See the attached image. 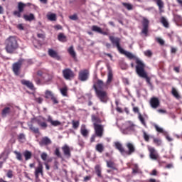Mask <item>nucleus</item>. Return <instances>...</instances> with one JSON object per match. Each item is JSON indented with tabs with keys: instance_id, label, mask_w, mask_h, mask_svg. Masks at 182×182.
Returning <instances> with one entry per match:
<instances>
[{
	"instance_id": "f257e3e1",
	"label": "nucleus",
	"mask_w": 182,
	"mask_h": 182,
	"mask_svg": "<svg viewBox=\"0 0 182 182\" xmlns=\"http://www.w3.org/2000/svg\"><path fill=\"white\" fill-rule=\"evenodd\" d=\"M136 73L139 76V77H142V79H145L146 83L148 85H151V78L147 75V72H146V64L143 62V60L136 58Z\"/></svg>"
},
{
	"instance_id": "f03ea898",
	"label": "nucleus",
	"mask_w": 182,
	"mask_h": 182,
	"mask_svg": "<svg viewBox=\"0 0 182 182\" xmlns=\"http://www.w3.org/2000/svg\"><path fill=\"white\" fill-rule=\"evenodd\" d=\"M109 39L112 42V45L116 46L119 52L121 53L122 55H125V56H127L128 59H135V62H136L137 59H140L134 56V55H133L132 53L126 51L123 48H122V47L120 46V38L114 37L113 36H109Z\"/></svg>"
},
{
	"instance_id": "7ed1b4c3",
	"label": "nucleus",
	"mask_w": 182,
	"mask_h": 182,
	"mask_svg": "<svg viewBox=\"0 0 182 182\" xmlns=\"http://www.w3.org/2000/svg\"><path fill=\"white\" fill-rule=\"evenodd\" d=\"M5 45L6 52H7V53H14V52L19 48L18 38L14 36H9L6 39Z\"/></svg>"
},
{
	"instance_id": "20e7f679",
	"label": "nucleus",
	"mask_w": 182,
	"mask_h": 182,
	"mask_svg": "<svg viewBox=\"0 0 182 182\" xmlns=\"http://www.w3.org/2000/svg\"><path fill=\"white\" fill-rule=\"evenodd\" d=\"M126 147L128 150L124 149V157H127V156H132L133 153L136 152V146L132 142H127L126 144Z\"/></svg>"
},
{
	"instance_id": "39448f33",
	"label": "nucleus",
	"mask_w": 182,
	"mask_h": 182,
	"mask_svg": "<svg viewBox=\"0 0 182 182\" xmlns=\"http://www.w3.org/2000/svg\"><path fill=\"white\" fill-rule=\"evenodd\" d=\"M95 92L100 102H102V103L107 102V101L109 100V97L107 96V92H106V91H104L102 90H97V91Z\"/></svg>"
},
{
	"instance_id": "423d86ee",
	"label": "nucleus",
	"mask_w": 182,
	"mask_h": 182,
	"mask_svg": "<svg viewBox=\"0 0 182 182\" xmlns=\"http://www.w3.org/2000/svg\"><path fill=\"white\" fill-rule=\"evenodd\" d=\"M25 60L21 59L17 63L13 64V72L14 73V75H16V76H19L21 73V68Z\"/></svg>"
},
{
	"instance_id": "0eeeda50",
	"label": "nucleus",
	"mask_w": 182,
	"mask_h": 182,
	"mask_svg": "<svg viewBox=\"0 0 182 182\" xmlns=\"http://www.w3.org/2000/svg\"><path fill=\"white\" fill-rule=\"evenodd\" d=\"M89 70H82L78 73V79L79 80H81V82H86V80L89 79Z\"/></svg>"
},
{
	"instance_id": "6e6552de",
	"label": "nucleus",
	"mask_w": 182,
	"mask_h": 182,
	"mask_svg": "<svg viewBox=\"0 0 182 182\" xmlns=\"http://www.w3.org/2000/svg\"><path fill=\"white\" fill-rule=\"evenodd\" d=\"M63 76L66 80H72L75 77V73L70 68H65L63 70Z\"/></svg>"
},
{
	"instance_id": "1a4fd4ad",
	"label": "nucleus",
	"mask_w": 182,
	"mask_h": 182,
	"mask_svg": "<svg viewBox=\"0 0 182 182\" xmlns=\"http://www.w3.org/2000/svg\"><path fill=\"white\" fill-rule=\"evenodd\" d=\"M37 75L38 76H41V77L43 78L45 82H49L52 80V75H49V73H48V71H46V70H38Z\"/></svg>"
},
{
	"instance_id": "9d476101",
	"label": "nucleus",
	"mask_w": 182,
	"mask_h": 182,
	"mask_svg": "<svg viewBox=\"0 0 182 182\" xmlns=\"http://www.w3.org/2000/svg\"><path fill=\"white\" fill-rule=\"evenodd\" d=\"M148 150L149 151V157L151 160H159L160 156L154 147L148 146Z\"/></svg>"
},
{
	"instance_id": "9b49d317",
	"label": "nucleus",
	"mask_w": 182,
	"mask_h": 182,
	"mask_svg": "<svg viewBox=\"0 0 182 182\" xmlns=\"http://www.w3.org/2000/svg\"><path fill=\"white\" fill-rule=\"evenodd\" d=\"M34 174L36 180L39 179V174H41V176H43V165H42V164H38V167L35 169Z\"/></svg>"
},
{
	"instance_id": "f8f14e48",
	"label": "nucleus",
	"mask_w": 182,
	"mask_h": 182,
	"mask_svg": "<svg viewBox=\"0 0 182 182\" xmlns=\"http://www.w3.org/2000/svg\"><path fill=\"white\" fill-rule=\"evenodd\" d=\"M95 130V134L97 137H103V125H95L94 126Z\"/></svg>"
},
{
	"instance_id": "ddd939ff",
	"label": "nucleus",
	"mask_w": 182,
	"mask_h": 182,
	"mask_svg": "<svg viewBox=\"0 0 182 182\" xmlns=\"http://www.w3.org/2000/svg\"><path fill=\"white\" fill-rule=\"evenodd\" d=\"M149 20H147V18H144V21L142 23L143 28H142L141 33H144L145 36H147V33L149 32Z\"/></svg>"
},
{
	"instance_id": "4468645a",
	"label": "nucleus",
	"mask_w": 182,
	"mask_h": 182,
	"mask_svg": "<svg viewBox=\"0 0 182 182\" xmlns=\"http://www.w3.org/2000/svg\"><path fill=\"white\" fill-rule=\"evenodd\" d=\"M114 147H115V149L119 151L121 155L123 156H124V147H123V144H122V143L119 141L114 142Z\"/></svg>"
},
{
	"instance_id": "2eb2a0df",
	"label": "nucleus",
	"mask_w": 182,
	"mask_h": 182,
	"mask_svg": "<svg viewBox=\"0 0 182 182\" xmlns=\"http://www.w3.org/2000/svg\"><path fill=\"white\" fill-rule=\"evenodd\" d=\"M127 127L122 129L123 134H130L132 132H134V125L131 124L130 123H127Z\"/></svg>"
},
{
	"instance_id": "dca6fc26",
	"label": "nucleus",
	"mask_w": 182,
	"mask_h": 182,
	"mask_svg": "<svg viewBox=\"0 0 182 182\" xmlns=\"http://www.w3.org/2000/svg\"><path fill=\"white\" fill-rule=\"evenodd\" d=\"M12 109H14V107L11 105H9L8 107H4L2 109L1 116L3 117H6V116H8V114H9L11 112H12Z\"/></svg>"
},
{
	"instance_id": "f3484780",
	"label": "nucleus",
	"mask_w": 182,
	"mask_h": 182,
	"mask_svg": "<svg viewBox=\"0 0 182 182\" xmlns=\"http://www.w3.org/2000/svg\"><path fill=\"white\" fill-rule=\"evenodd\" d=\"M150 105L153 109H157L160 106V100L157 97H152L150 100Z\"/></svg>"
},
{
	"instance_id": "a211bd4d",
	"label": "nucleus",
	"mask_w": 182,
	"mask_h": 182,
	"mask_svg": "<svg viewBox=\"0 0 182 182\" xmlns=\"http://www.w3.org/2000/svg\"><path fill=\"white\" fill-rule=\"evenodd\" d=\"M48 55L50 56V58H53V59H56L57 60H60V56L58 53V52L55 51L53 49H49L48 50Z\"/></svg>"
},
{
	"instance_id": "6ab92c4d",
	"label": "nucleus",
	"mask_w": 182,
	"mask_h": 182,
	"mask_svg": "<svg viewBox=\"0 0 182 182\" xmlns=\"http://www.w3.org/2000/svg\"><path fill=\"white\" fill-rule=\"evenodd\" d=\"M21 82L23 85V86H26L31 90H35V86L33 85V83H32V82L26 80H21Z\"/></svg>"
},
{
	"instance_id": "aec40b11",
	"label": "nucleus",
	"mask_w": 182,
	"mask_h": 182,
	"mask_svg": "<svg viewBox=\"0 0 182 182\" xmlns=\"http://www.w3.org/2000/svg\"><path fill=\"white\" fill-rule=\"evenodd\" d=\"M52 143V140L48 136H44L39 142L40 146H49Z\"/></svg>"
},
{
	"instance_id": "412c9836",
	"label": "nucleus",
	"mask_w": 182,
	"mask_h": 182,
	"mask_svg": "<svg viewBox=\"0 0 182 182\" xmlns=\"http://www.w3.org/2000/svg\"><path fill=\"white\" fill-rule=\"evenodd\" d=\"M94 88L95 89V92H97V90H103L105 88V83H103V81L101 80H98L96 85L94 86Z\"/></svg>"
},
{
	"instance_id": "4be33fe9",
	"label": "nucleus",
	"mask_w": 182,
	"mask_h": 182,
	"mask_svg": "<svg viewBox=\"0 0 182 182\" xmlns=\"http://www.w3.org/2000/svg\"><path fill=\"white\" fill-rule=\"evenodd\" d=\"M62 150L64 153V156H65L66 157H70V148L69 147V146H68L67 144L64 145L62 147Z\"/></svg>"
},
{
	"instance_id": "5701e85b",
	"label": "nucleus",
	"mask_w": 182,
	"mask_h": 182,
	"mask_svg": "<svg viewBox=\"0 0 182 182\" xmlns=\"http://www.w3.org/2000/svg\"><path fill=\"white\" fill-rule=\"evenodd\" d=\"M153 1L156 2L161 14V12H164L163 10V8H164V2H163V0H153Z\"/></svg>"
},
{
	"instance_id": "b1692460",
	"label": "nucleus",
	"mask_w": 182,
	"mask_h": 182,
	"mask_svg": "<svg viewBox=\"0 0 182 182\" xmlns=\"http://www.w3.org/2000/svg\"><path fill=\"white\" fill-rule=\"evenodd\" d=\"M80 134L84 137H87L89 136V130L86 129V125L82 124L80 128Z\"/></svg>"
},
{
	"instance_id": "393cba45",
	"label": "nucleus",
	"mask_w": 182,
	"mask_h": 182,
	"mask_svg": "<svg viewBox=\"0 0 182 182\" xmlns=\"http://www.w3.org/2000/svg\"><path fill=\"white\" fill-rule=\"evenodd\" d=\"M91 119H92V122L94 124V127L95 126H98L99 123H102V120L100 119V118H99V117H97L95 114H92L91 116Z\"/></svg>"
},
{
	"instance_id": "a878e982",
	"label": "nucleus",
	"mask_w": 182,
	"mask_h": 182,
	"mask_svg": "<svg viewBox=\"0 0 182 182\" xmlns=\"http://www.w3.org/2000/svg\"><path fill=\"white\" fill-rule=\"evenodd\" d=\"M143 173L140 168H139V165L136 164H132V174H141Z\"/></svg>"
},
{
	"instance_id": "bb28decb",
	"label": "nucleus",
	"mask_w": 182,
	"mask_h": 182,
	"mask_svg": "<svg viewBox=\"0 0 182 182\" xmlns=\"http://www.w3.org/2000/svg\"><path fill=\"white\" fill-rule=\"evenodd\" d=\"M47 122H48V123H50L51 126H54V127L60 126L61 124L60 122L58 120L53 121V119H52V117L50 116L48 117Z\"/></svg>"
},
{
	"instance_id": "cd10ccee",
	"label": "nucleus",
	"mask_w": 182,
	"mask_h": 182,
	"mask_svg": "<svg viewBox=\"0 0 182 182\" xmlns=\"http://www.w3.org/2000/svg\"><path fill=\"white\" fill-rule=\"evenodd\" d=\"M160 22L162 23L163 26L164 28H170V24L168 23V21H167V18H166L164 16L161 17Z\"/></svg>"
},
{
	"instance_id": "c85d7f7f",
	"label": "nucleus",
	"mask_w": 182,
	"mask_h": 182,
	"mask_svg": "<svg viewBox=\"0 0 182 182\" xmlns=\"http://www.w3.org/2000/svg\"><path fill=\"white\" fill-rule=\"evenodd\" d=\"M23 156L25 157V160L28 161V160H31L32 159V152L26 150L23 153Z\"/></svg>"
},
{
	"instance_id": "c756f323",
	"label": "nucleus",
	"mask_w": 182,
	"mask_h": 182,
	"mask_svg": "<svg viewBox=\"0 0 182 182\" xmlns=\"http://www.w3.org/2000/svg\"><path fill=\"white\" fill-rule=\"evenodd\" d=\"M31 6V3L23 4L22 2H19L18 4V9L20 12H23V9H25V6Z\"/></svg>"
},
{
	"instance_id": "7c9ffc66",
	"label": "nucleus",
	"mask_w": 182,
	"mask_h": 182,
	"mask_svg": "<svg viewBox=\"0 0 182 182\" xmlns=\"http://www.w3.org/2000/svg\"><path fill=\"white\" fill-rule=\"evenodd\" d=\"M112 80H113V73L112 72V70H109L108 75H107V86L110 85Z\"/></svg>"
},
{
	"instance_id": "2f4dec72",
	"label": "nucleus",
	"mask_w": 182,
	"mask_h": 182,
	"mask_svg": "<svg viewBox=\"0 0 182 182\" xmlns=\"http://www.w3.org/2000/svg\"><path fill=\"white\" fill-rule=\"evenodd\" d=\"M95 173L98 177L102 178V167L100 165H96L95 167Z\"/></svg>"
},
{
	"instance_id": "473e14b6",
	"label": "nucleus",
	"mask_w": 182,
	"mask_h": 182,
	"mask_svg": "<svg viewBox=\"0 0 182 182\" xmlns=\"http://www.w3.org/2000/svg\"><path fill=\"white\" fill-rule=\"evenodd\" d=\"M107 167L112 168V170H116V164L112 161H106Z\"/></svg>"
},
{
	"instance_id": "72a5a7b5",
	"label": "nucleus",
	"mask_w": 182,
	"mask_h": 182,
	"mask_svg": "<svg viewBox=\"0 0 182 182\" xmlns=\"http://www.w3.org/2000/svg\"><path fill=\"white\" fill-rule=\"evenodd\" d=\"M95 149L98 153H103V150H105V146H103V144H98L96 145Z\"/></svg>"
},
{
	"instance_id": "f704fd0d",
	"label": "nucleus",
	"mask_w": 182,
	"mask_h": 182,
	"mask_svg": "<svg viewBox=\"0 0 182 182\" xmlns=\"http://www.w3.org/2000/svg\"><path fill=\"white\" fill-rule=\"evenodd\" d=\"M173 19H174L175 22H176L177 24L182 23V17H181V16H180L178 14H175L174 16H173Z\"/></svg>"
},
{
	"instance_id": "c9c22d12",
	"label": "nucleus",
	"mask_w": 182,
	"mask_h": 182,
	"mask_svg": "<svg viewBox=\"0 0 182 182\" xmlns=\"http://www.w3.org/2000/svg\"><path fill=\"white\" fill-rule=\"evenodd\" d=\"M54 96L53 92L52 91L47 90L45 92L46 99H51Z\"/></svg>"
},
{
	"instance_id": "e433bc0d",
	"label": "nucleus",
	"mask_w": 182,
	"mask_h": 182,
	"mask_svg": "<svg viewBox=\"0 0 182 182\" xmlns=\"http://www.w3.org/2000/svg\"><path fill=\"white\" fill-rule=\"evenodd\" d=\"M47 18L48 21H56V14H52V13L48 14H47Z\"/></svg>"
},
{
	"instance_id": "4c0bfd02",
	"label": "nucleus",
	"mask_w": 182,
	"mask_h": 182,
	"mask_svg": "<svg viewBox=\"0 0 182 182\" xmlns=\"http://www.w3.org/2000/svg\"><path fill=\"white\" fill-rule=\"evenodd\" d=\"M23 18L26 21H33L35 19V16L32 14H30L29 15H24Z\"/></svg>"
},
{
	"instance_id": "58836bf2",
	"label": "nucleus",
	"mask_w": 182,
	"mask_h": 182,
	"mask_svg": "<svg viewBox=\"0 0 182 182\" xmlns=\"http://www.w3.org/2000/svg\"><path fill=\"white\" fill-rule=\"evenodd\" d=\"M123 6H124V8H126V9H127L128 11H133V5L132 4L129 3H122Z\"/></svg>"
},
{
	"instance_id": "ea45409f",
	"label": "nucleus",
	"mask_w": 182,
	"mask_h": 182,
	"mask_svg": "<svg viewBox=\"0 0 182 182\" xmlns=\"http://www.w3.org/2000/svg\"><path fill=\"white\" fill-rule=\"evenodd\" d=\"M60 92L63 96L68 97V87H63L60 88Z\"/></svg>"
},
{
	"instance_id": "a19ab883",
	"label": "nucleus",
	"mask_w": 182,
	"mask_h": 182,
	"mask_svg": "<svg viewBox=\"0 0 182 182\" xmlns=\"http://www.w3.org/2000/svg\"><path fill=\"white\" fill-rule=\"evenodd\" d=\"M38 124L41 128H42L43 130H46V128L48 127V124L46 122L39 121Z\"/></svg>"
},
{
	"instance_id": "79ce46f5",
	"label": "nucleus",
	"mask_w": 182,
	"mask_h": 182,
	"mask_svg": "<svg viewBox=\"0 0 182 182\" xmlns=\"http://www.w3.org/2000/svg\"><path fill=\"white\" fill-rule=\"evenodd\" d=\"M58 41H60V42H66V36L60 33L58 35Z\"/></svg>"
},
{
	"instance_id": "37998d69",
	"label": "nucleus",
	"mask_w": 182,
	"mask_h": 182,
	"mask_svg": "<svg viewBox=\"0 0 182 182\" xmlns=\"http://www.w3.org/2000/svg\"><path fill=\"white\" fill-rule=\"evenodd\" d=\"M91 29L93 32L102 33V28L97 26H92Z\"/></svg>"
},
{
	"instance_id": "c03bdc74",
	"label": "nucleus",
	"mask_w": 182,
	"mask_h": 182,
	"mask_svg": "<svg viewBox=\"0 0 182 182\" xmlns=\"http://www.w3.org/2000/svg\"><path fill=\"white\" fill-rule=\"evenodd\" d=\"M68 53L73 57L75 58L76 56V53L75 52V50L73 49V46H71L68 48Z\"/></svg>"
},
{
	"instance_id": "a18cd8bd",
	"label": "nucleus",
	"mask_w": 182,
	"mask_h": 182,
	"mask_svg": "<svg viewBox=\"0 0 182 182\" xmlns=\"http://www.w3.org/2000/svg\"><path fill=\"white\" fill-rule=\"evenodd\" d=\"M139 119L140 120L141 124L144 126V127H147V124H146V121H144V117H143L140 113L139 114Z\"/></svg>"
},
{
	"instance_id": "49530a36",
	"label": "nucleus",
	"mask_w": 182,
	"mask_h": 182,
	"mask_svg": "<svg viewBox=\"0 0 182 182\" xmlns=\"http://www.w3.org/2000/svg\"><path fill=\"white\" fill-rule=\"evenodd\" d=\"M156 42H157L158 43H159V45H161V46H163V45H164L165 42L164 40H163L160 37H156L155 38Z\"/></svg>"
},
{
	"instance_id": "de8ad7c7",
	"label": "nucleus",
	"mask_w": 182,
	"mask_h": 182,
	"mask_svg": "<svg viewBox=\"0 0 182 182\" xmlns=\"http://www.w3.org/2000/svg\"><path fill=\"white\" fill-rule=\"evenodd\" d=\"M172 95L176 99H180V95H178V92H177V90H176L175 88L172 89Z\"/></svg>"
},
{
	"instance_id": "09e8293b",
	"label": "nucleus",
	"mask_w": 182,
	"mask_h": 182,
	"mask_svg": "<svg viewBox=\"0 0 182 182\" xmlns=\"http://www.w3.org/2000/svg\"><path fill=\"white\" fill-rule=\"evenodd\" d=\"M14 154H16V157L18 161H22V154L21 152L14 151Z\"/></svg>"
},
{
	"instance_id": "8fccbe9b",
	"label": "nucleus",
	"mask_w": 182,
	"mask_h": 182,
	"mask_svg": "<svg viewBox=\"0 0 182 182\" xmlns=\"http://www.w3.org/2000/svg\"><path fill=\"white\" fill-rule=\"evenodd\" d=\"M143 137L145 141H149L150 136L148 134H146V131H143Z\"/></svg>"
},
{
	"instance_id": "3c124183",
	"label": "nucleus",
	"mask_w": 182,
	"mask_h": 182,
	"mask_svg": "<svg viewBox=\"0 0 182 182\" xmlns=\"http://www.w3.org/2000/svg\"><path fill=\"white\" fill-rule=\"evenodd\" d=\"M18 139L19 141H21V143H23V141H25V140H26L25 134H20L18 136Z\"/></svg>"
},
{
	"instance_id": "603ef678",
	"label": "nucleus",
	"mask_w": 182,
	"mask_h": 182,
	"mask_svg": "<svg viewBox=\"0 0 182 182\" xmlns=\"http://www.w3.org/2000/svg\"><path fill=\"white\" fill-rule=\"evenodd\" d=\"M144 54L145 55V56H147L148 58H151V56H153V53L150 50L144 51Z\"/></svg>"
},
{
	"instance_id": "864d4df0",
	"label": "nucleus",
	"mask_w": 182,
	"mask_h": 182,
	"mask_svg": "<svg viewBox=\"0 0 182 182\" xmlns=\"http://www.w3.org/2000/svg\"><path fill=\"white\" fill-rule=\"evenodd\" d=\"M6 176L8 178H12L14 177V171L12 170L7 171Z\"/></svg>"
},
{
	"instance_id": "5fc2aeb1",
	"label": "nucleus",
	"mask_w": 182,
	"mask_h": 182,
	"mask_svg": "<svg viewBox=\"0 0 182 182\" xmlns=\"http://www.w3.org/2000/svg\"><path fill=\"white\" fill-rule=\"evenodd\" d=\"M73 129H77L79 127L80 122L79 121H73Z\"/></svg>"
},
{
	"instance_id": "6e6d98bb",
	"label": "nucleus",
	"mask_w": 182,
	"mask_h": 182,
	"mask_svg": "<svg viewBox=\"0 0 182 182\" xmlns=\"http://www.w3.org/2000/svg\"><path fill=\"white\" fill-rule=\"evenodd\" d=\"M154 127L156 132H159V133H164V130L163 129V128H160L159 127L157 126V124H155Z\"/></svg>"
},
{
	"instance_id": "4d7b16f0",
	"label": "nucleus",
	"mask_w": 182,
	"mask_h": 182,
	"mask_svg": "<svg viewBox=\"0 0 182 182\" xmlns=\"http://www.w3.org/2000/svg\"><path fill=\"white\" fill-rule=\"evenodd\" d=\"M41 156L43 161H46V159H48V154H46V152H43Z\"/></svg>"
},
{
	"instance_id": "13d9d810",
	"label": "nucleus",
	"mask_w": 182,
	"mask_h": 182,
	"mask_svg": "<svg viewBox=\"0 0 182 182\" xmlns=\"http://www.w3.org/2000/svg\"><path fill=\"white\" fill-rule=\"evenodd\" d=\"M35 101L37 103H39V105L42 104V102H43V98H42L41 97H36L35 98Z\"/></svg>"
},
{
	"instance_id": "bf43d9fd",
	"label": "nucleus",
	"mask_w": 182,
	"mask_h": 182,
	"mask_svg": "<svg viewBox=\"0 0 182 182\" xmlns=\"http://www.w3.org/2000/svg\"><path fill=\"white\" fill-rule=\"evenodd\" d=\"M22 12L20 11L19 10L18 11H14V13H13V15H14V16H17V18H21V14Z\"/></svg>"
},
{
	"instance_id": "052dcab7",
	"label": "nucleus",
	"mask_w": 182,
	"mask_h": 182,
	"mask_svg": "<svg viewBox=\"0 0 182 182\" xmlns=\"http://www.w3.org/2000/svg\"><path fill=\"white\" fill-rule=\"evenodd\" d=\"M154 143L156 144V146H161V140L159 139H154Z\"/></svg>"
},
{
	"instance_id": "680f3d73",
	"label": "nucleus",
	"mask_w": 182,
	"mask_h": 182,
	"mask_svg": "<svg viewBox=\"0 0 182 182\" xmlns=\"http://www.w3.org/2000/svg\"><path fill=\"white\" fill-rule=\"evenodd\" d=\"M30 129H31L32 132H33V133H39V129L36 128L32 125L30 127Z\"/></svg>"
},
{
	"instance_id": "e2e57ef3",
	"label": "nucleus",
	"mask_w": 182,
	"mask_h": 182,
	"mask_svg": "<svg viewBox=\"0 0 182 182\" xmlns=\"http://www.w3.org/2000/svg\"><path fill=\"white\" fill-rule=\"evenodd\" d=\"M50 100L54 103V105H58V103H59V101H58V99L56 98V97H55V95L52 97Z\"/></svg>"
},
{
	"instance_id": "0e129e2a",
	"label": "nucleus",
	"mask_w": 182,
	"mask_h": 182,
	"mask_svg": "<svg viewBox=\"0 0 182 182\" xmlns=\"http://www.w3.org/2000/svg\"><path fill=\"white\" fill-rule=\"evenodd\" d=\"M69 18H70V19H71V21H77V15H76V14L70 16Z\"/></svg>"
},
{
	"instance_id": "69168bd1",
	"label": "nucleus",
	"mask_w": 182,
	"mask_h": 182,
	"mask_svg": "<svg viewBox=\"0 0 182 182\" xmlns=\"http://www.w3.org/2000/svg\"><path fill=\"white\" fill-rule=\"evenodd\" d=\"M55 154L57 156V157H60V151H59V148H57L55 150Z\"/></svg>"
},
{
	"instance_id": "338daca9",
	"label": "nucleus",
	"mask_w": 182,
	"mask_h": 182,
	"mask_svg": "<svg viewBox=\"0 0 182 182\" xmlns=\"http://www.w3.org/2000/svg\"><path fill=\"white\" fill-rule=\"evenodd\" d=\"M18 29H19L20 31H23V29H25V27H23V24H18L17 26Z\"/></svg>"
},
{
	"instance_id": "774afa93",
	"label": "nucleus",
	"mask_w": 182,
	"mask_h": 182,
	"mask_svg": "<svg viewBox=\"0 0 182 182\" xmlns=\"http://www.w3.org/2000/svg\"><path fill=\"white\" fill-rule=\"evenodd\" d=\"M171 53H176L177 52V48L174 47H171Z\"/></svg>"
}]
</instances>
